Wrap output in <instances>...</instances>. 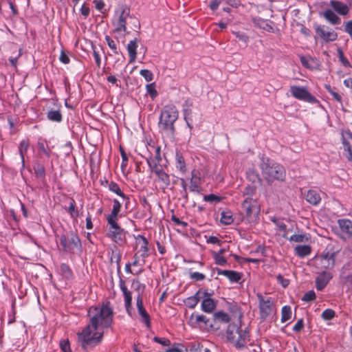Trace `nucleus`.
Returning <instances> with one entry per match:
<instances>
[{"instance_id": "1", "label": "nucleus", "mask_w": 352, "mask_h": 352, "mask_svg": "<svg viewBox=\"0 0 352 352\" xmlns=\"http://www.w3.org/2000/svg\"><path fill=\"white\" fill-rule=\"evenodd\" d=\"M114 313L109 302L91 306L87 311L89 322L77 333L78 342L84 350L91 349L102 340L104 329L111 327Z\"/></svg>"}, {"instance_id": "2", "label": "nucleus", "mask_w": 352, "mask_h": 352, "mask_svg": "<svg viewBox=\"0 0 352 352\" xmlns=\"http://www.w3.org/2000/svg\"><path fill=\"white\" fill-rule=\"evenodd\" d=\"M261 161L259 168L261 175L268 184H272L276 181L283 182L285 180L286 171L281 164L264 155L261 157Z\"/></svg>"}, {"instance_id": "3", "label": "nucleus", "mask_w": 352, "mask_h": 352, "mask_svg": "<svg viewBox=\"0 0 352 352\" xmlns=\"http://www.w3.org/2000/svg\"><path fill=\"white\" fill-rule=\"evenodd\" d=\"M179 112L174 105H166L162 109L158 127L168 135H173L175 131V122L178 119Z\"/></svg>"}, {"instance_id": "4", "label": "nucleus", "mask_w": 352, "mask_h": 352, "mask_svg": "<svg viewBox=\"0 0 352 352\" xmlns=\"http://www.w3.org/2000/svg\"><path fill=\"white\" fill-rule=\"evenodd\" d=\"M228 341L232 343L237 349H243L248 341L250 334L246 329H242L234 323H230L226 331Z\"/></svg>"}, {"instance_id": "5", "label": "nucleus", "mask_w": 352, "mask_h": 352, "mask_svg": "<svg viewBox=\"0 0 352 352\" xmlns=\"http://www.w3.org/2000/svg\"><path fill=\"white\" fill-rule=\"evenodd\" d=\"M331 9H327L322 12H320V16L324 17L330 24L338 25L341 23V19L335 13L346 16L349 12V7L340 1L331 0L329 2Z\"/></svg>"}, {"instance_id": "6", "label": "nucleus", "mask_w": 352, "mask_h": 352, "mask_svg": "<svg viewBox=\"0 0 352 352\" xmlns=\"http://www.w3.org/2000/svg\"><path fill=\"white\" fill-rule=\"evenodd\" d=\"M60 245L66 253L75 254L80 252L81 242L78 235L74 232H68L60 236Z\"/></svg>"}, {"instance_id": "7", "label": "nucleus", "mask_w": 352, "mask_h": 352, "mask_svg": "<svg viewBox=\"0 0 352 352\" xmlns=\"http://www.w3.org/2000/svg\"><path fill=\"white\" fill-rule=\"evenodd\" d=\"M132 18L130 15V9L127 6H121L115 11L112 24L115 28L114 32H126V21Z\"/></svg>"}, {"instance_id": "8", "label": "nucleus", "mask_w": 352, "mask_h": 352, "mask_svg": "<svg viewBox=\"0 0 352 352\" xmlns=\"http://www.w3.org/2000/svg\"><path fill=\"white\" fill-rule=\"evenodd\" d=\"M241 207L250 220L256 217L260 212L258 202L256 199L252 197L245 198L241 204Z\"/></svg>"}, {"instance_id": "9", "label": "nucleus", "mask_w": 352, "mask_h": 352, "mask_svg": "<svg viewBox=\"0 0 352 352\" xmlns=\"http://www.w3.org/2000/svg\"><path fill=\"white\" fill-rule=\"evenodd\" d=\"M289 91L292 96L300 100L305 101L311 104L318 102V100L312 96L306 87L293 85L290 87Z\"/></svg>"}, {"instance_id": "10", "label": "nucleus", "mask_w": 352, "mask_h": 352, "mask_svg": "<svg viewBox=\"0 0 352 352\" xmlns=\"http://www.w3.org/2000/svg\"><path fill=\"white\" fill-rule=\"evenodd\" d=\"M257 298L259 303V311L261 318L265 320L272 313L273 308V300L270 297H264L262 294H258Z\"/></svg>"}, {"instance_id": "11", "label": "nucleus", "mask_w": 352, "mask_h": 352, "mask_svg": "<svg viewBox=\"0 0 352 352\" xmlns=\"http://www.w3.org/2000/svg\"><path fill=\"white\" fill-rule=\"evenodd\" d=\"M107 236L114 242L120 243L124 241L126 232L118 225V223H117L109 226Z\"/></svg>"}, {"instance_id": "12", "label": "nucleus", "mask_w": 352, "mask_h": 352, "mask_svg": "<svg viewBox=\"0 0 352 352\" xmlns=\"http://www.w3.org/2000/svg\"><path fill=\"white\" fill-rule=\"evenodd\" d=\"M315 30L316 34L326 42L334 41L338 38V34L336 32L329 30V28L324 25H316Z\"/></svg>"}, {"instance_id": "13", "label": "nucleus", "mask_w": 352, "mask_h": 352, "mask_svg": "<svg viewBox=\"0 0 352 352\" xmlns=\"http://www.w3.org/2000/svg\"><path fill=\"white\" fill-rule=\"evenodd\" d=\"M38 155L40 157H46L50 158L53 154V146H50L49 142L44 138L40 137L37 141Z\"/></svg>"}, {"instance_id": "14", "label": "nucleus", "mask_w": 352, "mask_h": 352, "mask_svg": "<svg viewBox=\"0 0 352 352\" xmlns=\"http://www.w3.org/2000/svg\"><path fill=\"white\" fill-rule=\"evenodd\" d=\"M342 138L344 150L347 152L346 157L349 161L352 162V133L349 131H343Z\"/></svg>"}, {"instance_id": "15", "label": "nucleus", "mask_w": 352, "mask_h": 352, "mask_svg": "<svg viewBox=\"0 0 352 352\" xmlns=\"http://www.w3.org/2000/svg\"><path fill=\"white\" fill-rule=\"evenodd\" d=\"M252 21L255 27L269 32H274V23L272 21L261 17H254Z\"/></svg>"}, {"instance_id": "16", "label": "nucleus", "mask_w": 352, "mask_h": 352, "mask_svg": "<svg viewBox=\"0 0 352 352\" xmlns=\"http://www.w3.org/2000/svg\"><path fill=\"white\" fill-rule=\"evenodd\" d=\"M120 288L121 291L122 292V294L124 296V307H125L126 311L129 315H131V302H132L131 292L129 290H128L124 281L122 280H120Z\"/></svg>"}, {"instance_id": "17", "label": "nucleus", "mask_w": 352, "mask_h": 352, "mask_svg": "<svg viewBox=\"0 0 352 352\" xmlns=\"http://www.w3.org/2000/svg\"><path fill=\"white\" fill-rule=\"evenodd\" d=\"M193 106V102L190 99H187L184 101L182 107H183V113L184 118L188 126L192 129V126L191 125V122L192 121V107Z\"/></svg>"}, {"instance_id": "18", "label": "nucleus", "mask_w": 352, "mask_h": 352, "mask_svg": "<svg viewBox=\"0 0 352 352\" xmlns=\"http://www.w3.org/2000/svg\"><path fill=\"white\" fill-rule=\"evenodd\" d=\"M332 278L330 272H323L316 279V289L318 291L322 290Z\"/></svg>"}, {"instance_id": "19", "label": "nucleus", "mask_w": 352, "mask_h": 352, "mask_svg": "<svg viewBox=\"0 0 352 352\" xmlns=\"http://www.w3.org/2000/svg\"><path fill=\"white\" fill-rule=\"evenodd\" d=\"M217 272L218 275H223L227 277L229 280L232 283H237L241 278V274L236 271L221 270L217 268Z\"/></svg>"}, {"instance_id": "20", "label": "nucleus", "mask_w": 352, "mask_h": 352, "mask_svg": "<svg viewBox=\"0 0 352 352\" xmlns=\"http://www.w3.org/2000/svg\"><path fill=\"white\" fill-rule=\"evenodd\" d=\"M338 225L345 237H350L352 235V221L349 219H339Z\"/></svg>"}, {"instance_id": "21", "label": "nucleus", "mask_w": 352, "mask_h": 352, "mask_svg": "<svg viewBox=\"0 0 352 352\" xmlns=\"http://www.w3.org/2000/svg\"><path fill=\"white\" fill-rule=\"evenodd\" d=\"M307 201L309 204L316 206L321 201V197L318 190L315 189L309 190L305 195Z\"/></svg>"}, {"instance_id": "22", "label": "nucleus", "mask_w": 352, "mask_h": 352, "mask_svg": "<svg viewBox=\"0 0 352 352\" xmlns=\"http://www.w3.org/2000/svg\"><path fill=\"white\" fill-rule=\"evenodd\" d=\"M138 239H140L142 240V243L141 245L140 249V250L138 252V254L140 253V256L144 258L143 263H142V264H141V265L142 266L145 263L144 258H147L149 256L148 248V241L146 239V238L144 237L142 235H139L138 236Z\"/></svg>"}, {"instance_id": "23", "label": "nucleus", "mask_w": 352, "mask_h": 352, "mask_svg": "<svg viewBox=\"0 0 352 352\" xmlns=\"http://www.w3.org/2000/svg\"><path fill=\"white\" fill-rule=\"evenodd\" d=\"M127 51L129 53V56L130 58L129 63H133L136 59L137 56V38H135L133 41H131L127 45Z\"/></svg>"}, {"instance_id": "24", "label": "nucleus", "mask_w": 352, "mask_h": 352, "mask_svg": "<svg viewBox=\"0 0 352 352\" xmlns=\"http://www.w3.org/2000/svg\"><path fill=\"white\" fill-rule=\"evenodd\" d=\"M200 292L201 291L198 290L194 296L186 298L184 300V305L190 309H194L200 300Z\"/></svg>"}, {"instance_id": "25", "label": "nucleus", "mask_w": 352, "mask_h": 352, "mask_svg": "<svg viewBox=\"0 0 352 352\" xmlns=\"http://www.w3.org/2000/svg\"><path fill=\"white\" fill-rule=\"evenodd\" d=\"M201 307L203 311L206 313H212L214 310L216 305L212 298H206L203 300Z\"/></svg>"}, {"instance_id": "26", "label": "nucleus", "mask_w": 352, "mask_h": 352, "mask_svg": "<svg viewBox=\"0 0 352 352\" xmlns=\"http://www.w3.org/2000/svg\"><path fill=\"white\" fill-rule=\"evenodd\" d=\"M294 252L299 257L303 258L311 254V248L308 245H300L294 248Z\"/></svg>"}, {"instance_id": "27", "label": "nucleus", "mask_w": 352, "mask_h": 352, "mask_svg": "<svg viewBox=\"0 0 352 352\" xmlns=\"http://www.w3.org/2000/svg\"><path fill=\"white\" fill-rule=\"evenodd\" d=\"M190 190L193 192H200V178L195 176L194 172L192 173V178L190 182Z\"/></svg>"}, {"instance_id": "28", "label": "nucleus", "mask_w": 352, "mask_h": 352, "mask_svg": "<svg viewBox=\"0 0 352 352\" xmlns=\"http://www.w3.org/2000/svg\"><path fill=\"white\" fill-rule=\"evenodd\" d=\"M47 118L48 120L55 122H60L63 120V116L59 110L50 109L47 113Z\"/></svg>"}, {"instance_id": "29", "label": "nucleus", "mask_w": 352, "mask_h": 352, "mask_svg": "<svg viewBox=\"0 0 352 352\" xmlns=\"http://www.w3.org/2000/svg\"><path fill=\"white\" fill-rule=\"evenodd\" d=\"M29 140H23L19 144V153L20 154L21 158V162L23 166L25 165V154L27 153L28 148H29Z\"/></svg>"}, {"instance_id": "30", "label": "nucleus", "mask_w": 352, "mask_h": 352, "mask_svg": "<svg viewBox=\"0 0 352 352\" xmlns=\"http://www.w3.org/2000/svg\"><path fill=\"white\" fill-rule=\"evenodd\" d=\"M109 189L111 192L116 193V195L122 197L123 199L127 200L129 201V198L124 192H122L119 185L117 183L111 182L109 185Z\"/></svg>"}, {"instance_id": "31", "label": "nucleus", "mask_w": 352, "mask_h": 352, "mask_svg": "<svg viewBox=\"0 0 352 352\" xmlns=\"http://www.w3.org/2000/svg\"><path fill=\"white\" fill-rule=\"evenodd\" d=\"M176 168L182 173H186V166L184 157L182 153H177L175 156Z\"/></svg>"}, {"instance_id": "32", "label": "nucleus", "mask_w": 352, "mask_h": 352, "mask_svg": "<svg viewBox=\"0 0 352 352\" xmlns=\"http://www.w3.org/2000/svg\"><path fill=\"white\" fill-rule=\"evenodd\" d=\"M214 318L215 320L223 323H228L231 320L230 316L223 311L215 312L214 314Z\"/></svg>"}, {"instance_id": "33", "label": "nucleus", "mask_w": 352, "mask_h": 352, "mask_svg": "<svg viewBox=\"0 0 352 352\" xmlns=\"http://www.w3.org/2000/svg\"><path fill=\"white\" fill-rule=\"evenodd\" d=\"M292 309L290 306L285 305L283 307L281 310V322H285L292 318Z\"/></svg>"}, {"instance_id": "34", "label": "nucleus", "mask_w": 352, "mask_h": 352, "mask_svg": "<svg viewBox=\"0 0 352 352\" xmlns=\"http://www.w3.org/2000/svg\"><path fill=\"white\" fill-rule=\"evenodd\" d=\"M257 189L256 185L251 184L245 186L243 191V196L245 198L252 197L255 195Z\"/></svg>"}, {"instance_id": "35", "label": "nucleus", "mask_w": 352, "mask_h": 352, "mask_svg": "<svg viewBox=\"0 0 352 352\" xmlns=\"http://www.w3.org/2000/svg\"><path fill=\"white\" fill-rule=\"evenodd\" d=\"M138 311L142 318L141 321L143 323H144V324L146 325V327L148 329H150L151 327V318H150L149 314L147 313L146 310L145 309H144L139 310Z\"/></svg>"}, {"instance_id": "36", "label": "nucleus", "mask_w": 352, "mask_h": 352, "mask_svg": "<svg viewBox=\"0 0 352 352\" xmlns=\"http://www.w3.org/2000/svg\"><path fill=\"white\" fill-rule=\"evenodd\" d=\"M159 180H160L165 186H168L170 184V177L169 175L164 171L163 169L158 170L157 173H155Z\"/></svg>"}, {"instance_id": "37", "label": "nucleus", "mask_w": 352, "mask_h": 352, "mask_svg": "<svg viewBox=\"0 0 352 352\" xmlns=\"http://www.w3.org/2000/svg\"><path fill=\"white\" fill-rule=\"evenodd\" d=\"M247 177L252 184L256 185V184L261 183V179L259 175L254 170H250L247 174Z\"/></svg>"}, {"instance_id": "38", "label": "nucleus", "mask_w": 352, "mask_h": 352, "mask_svg": "<svg viewBox=\"0 0 352 352\" xmlns=\"http://www.w3.org/2000/svg\"><path fill=\"white\" fill-rule=\"evenodd\" d=\"M221 222L224 225H230L233 222L232 215L230 212H222Z\"/></svg>"}, {"instance_id": "39", "label": "nucleus", "mask_w": 352, "mask_h": 352, "mask_svg": "<svg viewBox=\"0 0 352 352\" xmlns=\"http://www.w3.org/2000/svg\"><path fill=\"white\" fill-rule=\"evenodd\" d=\"M146 161L148 167L152 173H154L155 174L156 173L158 172V170L163 169L162 165L160 164V162H157L151 160H146Z\"/></svg>"}, {"instance_id": "40", "label": "nucleus", "mask_w": 352, "mask_h": 352, "mask_svg": "<svg viewBox=\"0 0 352 352\" xmlns=\"http://www.w3.org/2000/svg\"><path fill=\"white\" fill-rule=\"evenodd\" d=\"M212 255L217 265L224 266L227 264V259L223 256L216 254V252H212Z\"/></svg>"}, {"instance_id": "41", "label": "nucleus", "mask_w": 352, "mask_h": 352, "mask_svg": "<svg viewBox=\"0 0 352 352\" xmlns=\"http://www.w3.org/2000/svg\"><path fill=\"white\" fill-rule=\"evenodd\" d=\"M119 214L114 212V210H111V213L109 214L107 217V221L109 226L114 225L118 223Z\"/></svg>"}, {"instance_id": "42", "label": "nucleus", "mask_w": 352, "mask_h": 352, "mask_svg": "<svg viewBox=\"0 0 352 352\" xmlns=\"http://www.w3.org/2000/svg\"><path fill=\"white\" fill-rule=\"evenodd\" d=\"M67 211L72 217L76 218L78 216V211L76 209V201L74 199H70V203Z\"/></svg>"}, {"instance_id": "43", "label": "nucleus", "mask_w": 352, "mask_h": 352, "mask_svg": "<svg viewBox=\"0 0 352 352\" xmlns=\"http://www.w3.org/2000/svg\"><path fill=\"white\" fill-rule=\"evenodd\" d=\"M34 170L37 177H45V168L42 164H36L34 166Z\"/></svg>"}, {"instance_id": "44", "label": "nucleus", "mask_w": 352, "mask_h": 352, "mask_svg": "<svg viewBox=\"0 0 352 352\" xmlns=\"http://www.w3.org/2000/svg\"><path fill=\"white\" fill-rule=\"evenodd\" d=\"M338 52V56L339 58V60L341 62V63L344 66L347 67H351V64L348 59L344 56V52L340 48H338L337 50Z\"/></svg>"}, {"instance_id": "45", "label": "nucleus", "mask_w": 352, "mask_h": 352, "mask_svg": "<svg viewBox=\"0 0 352 352\" xmlns=\"http://www.w3.org/2000/svg\"><path fill=\"white\" fill-rule=\"evenodd\" d=\"M60 271L67 278H71L73 276V273L69 266L65 263H63L60 265Z\"/></svg>"}, {"instance_id": "46", "label": "nucleus", "mask_w": 352, "mask_h": 352, "mask_svg": "<svg viewBox=\"0 0 352 352\" xmlns=\"http://www.w3.org/2000/svg\"><path fill=\"white\" fill-rule=\"evenodd\" d=\"M322 262H327V265H324V267L329 268L332 267L334 265L335 260L333 258V254L329 255L327 254L324 256L322 257Z\"/></svg>"}, {"instance_id": "47", "label": "nucleus", "mask_w": 352, "mask_h": 352, "mask_svg": "<svg viewBox=\"0 0 352 352\" xmlns=\"http://www.w3.org/2000/svg\"><path fill=\"white\" fill-rule=\"evenodd\" d=\"M189 276L190 279L195 281H201L206 278V276L204 274L198 272H190Z\"/></svg>"}, {"instance_id": "48", "label": "nucleus", "mask_w": 352, "mask_h": 352, "mask_svg": "<svg viewBox=\"0 0 352 352\" xmlns=\"http://www.w3.org/2000/svg\"><path fill=\"white\" fill-rule=\"evenodd\" d=\"M105 40L108 46L113 50V53L115 54H118V48L115 41L109 36L107 35L105 36Z\"/></svg>"}, {"instance_id": "49", "label": "nucleus", "mask_w": 352, "mask_h": 352, "mask_svg": "<svg viewBox=\"0 0 352 352\" xmlns=\"http://www.w3.org/2000/svg\"><path fill=\"white\" fill-rule=\"evenodd\" d=\"M140 74L147 82H151L153 79V74L148 69H141Z\"/></svg>"}, {"instance_id": "50", "label": "nucleus", "mask_w": 352, "mask_h": 352, "mask_svg": "<svg viewBox=\"0 0 352 352\" xmlns=\"http://www.w3.org/2000/svg\"><path fill=\"white\" fill-rule=\"evenodd\" d=\"M147 93L151 96L152 98H154L157 95V91L155 89L154 83L146 85V86Z\"/></svg>"}, {"instance_id": "51", "label": "nucleus", "mask_w": 352, "mask_h": 352, "mask_svg": "<svg viewBox=\"0 0 352 352\" xmlns=\"http://www.w3.org/2000/svg\"><path fill=\"white\" fill-rule=\"evenodd\" d=\"M335 316V311L331 309H327L322 313V318L324 320H331Z\"/></svg>"}, {"instance_id": "52", "label": "nucleus", "mask_w": 352, "mask_h": 352, "mask_svg": "<svg viewBox=\"0 0 352 352\" xmlns=\"http://www.w3.org/2000/svg\"><path fill=\"white\" fill-rule=\"evenodd\" d=\"M60 347L63 352H72L68 340H61L60 341Z\"/></svg>"}, {"instance_id": "53", "label": "nucleus", "mask_w": 352, "mask_h": 352, "mask_svg": "<svg viewBox=\"0 0 352 352\" xmlns=\"http://www.w3.org/2000/svg\"><path fill=\"white\" fill-rule=\"evenodd\" d=\"M203 346L199 342H194L190 344L189 349H187L188 352H201Z\"/></svg>"}, {"instance_id": "54", "label": "nucleus", "mask_w": 352, "mask_h": 352, "mask_svg": "<svg viewBox=\"0 0 352 352\" xmlns=\"http://www.w3.org/2000/svg\"><path fill=\"white\" fill-rule=\"evenodd\" d=\"M147 160H151L157 162H160L162 161L160 147H155V156L153 157L148 158Z\"/></svg>"}, {"instance_id": "55", "label": "nucleus", "mask_w": 352, "mask_h": 352, "mask_svg": "<svg viewBox=\"0 0 352 352\" xmlns=\"http://www.w3.org/2000/svg\"><path fill=\"white\" fill-rule=\"evenodd\" d=\"M316 298V294L315 292L313 290L309 291L306 292L302 300L306 302L312 301Z\"/></svg>"}, {"instance_id": "56", "label": "nucleus", "mask_w": 352, "mask_h": 352, "mask_svg": "<svg viewBox=\"0 0 352 352\" xmlns=\"http://www.w3.org/2000/svg\"><path fill=\"white\" fill-rule=\"evenodd\" d=\"M195 320L196 323L203 322L204 324H207L208 320L206 319V317L204 315H198V314H192L191 315V319Z\"/></svg>"}, {"instance_id": "57", "label": "nucleus", "mask_w": 352, "mask_h": 352, "mask_svg": "<svg viewBox=\"0 0 352 352\" xmlns=\"http://www.w3.org/2000/svg\"><path fill=\"white\" fill-rule=\"evenodd\" d=\"M120 155L122 157L121 167L123 169V168H126L127 166L128 157H127L126 153H125L124 150L122 147H120Z\"/></svg>"}, {"instance_id": "58", "label": "nucleus", "mask_w": 352, "mask_h": 352, "mask_svg": "<svg viewBox=\"0 0 352 352\" xmlns=\"http://www.w3.org/2000/svg\"><path fill=\"white\" fill-rule=\"evenodd\" d=\"M234 34L236 38H238L240 41H243V43H246L249 41V37L248 35H246L245 33L242 32H234Z\"/></svg>"}, {"instance_id": "59", "label": "nucleus", "mask_w": 352, "mask_h": 352, "mask_svg": "<svg viewBox=\"0 0 352 352\" xmlns=\"http://www.w3.org/2000/svg\"><path fill=\"white\" fill-rule=\"evenodd\" d=\"M153 340L156 343H159L163 346H169L170 344V341L168 339L164 338L154 337Z\"/></svg>"}, {"instance_id": "60", "label": "nucleus", "mask_w": 352, "mask_h": 352, "mask_svg": "<svg viewBox=\"0 0 352 352\" xmlns=\"http://www.w3.org/2000/svg\"><path fill=\"white\" fill-rule=\"evenodd\" d=\"M171 220L175 223L177 226H180L183 228H186L188 226V223L185 221H181L178 217H177L175 215L173 214L171 216Z\"/></svg>"}, {"instance_id": "61", "label": "nucleus", "mask_w": 352, "mask_h": 352, "mask_svg": "<svg viewBox=\"0 0 352 352\" xmlns=\"http://www.w3.org/2000/svg\"><path fill=\"white\" fill-rule=\"evenodd\" d=\"M204 201H208V202H213V201H219L220 197L218 196H216L214 194H210L208 195H205L204 197Z\"/></svg>"}, {"instance_id": "62", "label": "nucleus", "mask_w": 352, "mask_h": 352, "mask_svg": "<svg viewBox=\"0 0 352 352\" xmlns=\"http://www.w3.org/2000/svg\"><path fill=\"white\" fill-rule=\"evenodd\" d=\"M59 60L61 63L64 64H68L70 61L68 55L63 50H61L60 52Z\"/></svg>"}, {"instance_id": "63", "label": "nucleus", "mask_w": 352, "mask_h": 352, "mask_svg": "<svg viewBox=\"0 0 352 352\" xmlns=\"http://www.w3.org/2000/svg\"><path fill=\"white\" fill-rule=\"evenodd\" d=\"M304 327L303 319H299L293 327V331L295 332L300 331Z\"/></svg>"}, {"instance_id": "64", "label": "nucleus", "mask_w": 352, "mask_h": 352, "mask_svg": "<svg viewBox=\"0 0 352 352\" xmlns=\"http://www.w3.org/2000/svg\"><path fill=\"white\" fill-rule=\"evenodd\" d=\"M344 31L348 33L352 38V21H349L345 23Z\"/></svg>"}]
</instances>
